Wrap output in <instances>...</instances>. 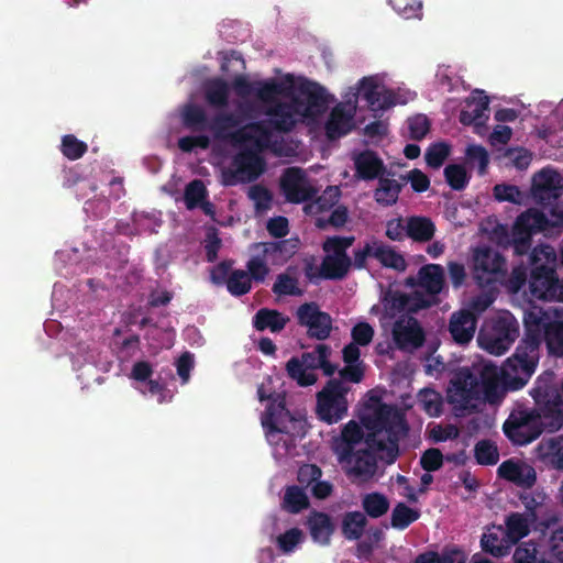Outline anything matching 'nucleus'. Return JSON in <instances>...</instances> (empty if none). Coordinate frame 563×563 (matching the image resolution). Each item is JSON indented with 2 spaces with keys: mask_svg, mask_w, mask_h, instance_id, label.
Masks as SVG:
<instances>
[{
  "mask_svg": "<svg viewBox=\"0 0 563 563\" xmlns=\"http://www.w3.org/2000/svg\"><path fill=\"white\" fill-rule=\"evenodd\" d=\"M523 324L525 335L500 371L503 383L510 390L521 389L533 375L542 341L549 354L563 356V320L552 319L542 309H533L525 312Z\"/></svg>",
  "mask_w": 563,
  "mask_h": 563,
  "instance_id": "nucleus-1",
  "label": "nucleus"
},
{
  "mask_svg": "<svg viewBox=\"0 0 563 563\" xmlns=\"http://www.w3.org/2000/svg\"><path fill=\"white\" fill-rule=\"evenodd\" d=\"M519 336V323L509 311L487 322L478 333L479 345L494 355H503Z\"/></svg>",
  "mask_w": 563,
  "mask_h": 563,
  "instance_id": "nucleus-7",
  "label": "nucleus"
},
{
  "mask_svg": "<svg viewBox=\"0 0 563 563\" xmlns=\"http://www.w3.org/2000/svg\"><path fill=\"white\" fill-rule=\"evenodd\" d=\"M183 125L192 132L210 130V120L206 110L196 103H186L180 112Z\"/></svg>",
  "mask_w": 563,
  "mask_h": 563,
  "instance_id": "nucleus-34",
  "label": "nucleus"
},
{
  "mask_svg": "<svg viewBox=\"0 0 563 563\" xmlns=\"http://www.w3.org/2000/svg\"><path fill=\"white\" fill-rule=\"evenodd\" d=\"M265 114L269 117L267 120L246 123L231 134V139L236 143L254 141L257 148L263 150L267 146L273 130L284 133L290 132L298 119L301 118V111L294 98L288 102L276 101L268 106Z\"/></svg>",
  "mask_w": 563,
  "mask_h": 563,
  "instance_id": "nucleus-2",
  "label": "nucleus"
},
{
  "mask_svg": "<svg viewBox=\"0 0 563 563\" xmlns=\"http://www.w3.org/2000/svg\"><path fill=\"white\" fill-rule=\"evenodd\" d=\"M253 147L242 148L232 161L235 170L232 177L239 181L256 180L266 169L265 159L258 154L262 150L257 148L254 141H249Z\"/></svg>",
  "mask_w": 563,
  "mask_h": 563,
  "instance_id": "nucleus-14",
  "label": "nucleus"
},
{
  "mask_svg": "<svg viewBox=\"0 0 563 563\" xmlns=\"http://www.w3.org/2000/svg\"><path fill=\"white\" fill-rule=\"evenodd\" d=\"M247 196L254 202L256 212H264L272 206L273 195L263 185H253L250 187Z\"/></svg>",
  "mask_w": 563,
  "mask_h": 563,
  "instance_id": "nucleus-58",
  "label": "nucleus"
},
{
  "mask_svg": "<svg viewBox=\"0 0 563 563\" xmlns=\"http://www.w3.org/2000/svg\"><path fill=\"white\" fill-rule=\"evenodd\" d=\"M297 323L307 329V336L318 341L327 340L332 332V318L318 303L305 302L296 311Z\"/></svg>",
  "mask_w": 563,
  "mask_h": 563,
  "instance_id": "nucleus-11",
  "label": "nucleus"
},
{
  "mask_svg": "<svg viewBox=\"0 0 563 563\" xmlns=\"http://www.w3.org/2000/svg\"><path fill=\"white\" fill-rule=\"evenodd\" d=\"M504 266L505 258L489 247L478 249L474 254V269L478 279H483L484 275L501 273Z\"/></svg>",
  "mask_w": 563,
  "mask_h": 563,
  "instance_id": "nucleus-26",
  "label": "nucleus"
},
{
  "mask_svg": "<svg viewBox=\"0 0 563 563\" xmlns=\"http://www.w3.org/2000/svg\"><path fill=\"white\" fill-rule=\"evenodd\" d=\"M489 99L483 91L476 90L465 100V106L460 112V122L463 125L482 126L488 120L486 114Z\"/></svg>",
  "mask_w": 563,
  "mask_h": 563,
  "instance_id": "nucleus-21",
  "label": "nucleus"
},
{
  "mask_svg": "<svg viewBox=\"0 0 563 563\" xmlns=\"http://www.w3.org/2000/svg\"><path fill=\"white\" fill-rule=\"evenodd\" d=\"M341 194L340 187L328 186L320 196L314 197L313 205L319 212L329 211L338 205Z\"/></svg>",
  "mask_w": 563,
  "mask_h": 563,
  "instance_id": "nucleus-59",
  "label": "nucleus"
},
{
  "mask_svg": "<svg viewBox=\"0 0 563 563\" xmlns=\"http://www.w3.org/2000/svg\"><path fill=\"white\" fill-rule=\"evenodd\" d=\"M367 525L366 516L361 511H349L342 519V533L347 540H357L362 537Z\"/></svg>",
  "mask_w": 563,
  "mask_h": 563,
  "instance_id": "nucleus-42",
  "label": "nucleus"
},
{
  "mask_svg": "<svg viewBox=\"0 0 563 563\" xmlns=\"http://www.w3.org/2000/svg\"><path fill=\"white\" fill-rule=\"evenodd\" d=\"M355 241L354 236H329L322 243V250L328 256H336L339 258L351 260L346 251L353 245Z\"/></svg>",
  "mask_w": 563,
  "mask_h": 563,
  "instance_id": "nucleus-48",
  "label": "nucleus"
},
{
  "mask_svg": "<svg viewBox=\"0 0 563 563\" xmlns=\"http://www.w3.org/2000/svg\"><path fill=\"white\" fill-rule=\"evenodd\" d=\"M391 334L396 346L401 351L417 350L426 341L423 329L411 316H400L393 325Z\"/></svg>",
  "mask_w": 563,
  "mask_h": 563,
  "instance_id": "nucleus-16",
  "label": "nucleus"
},
{
  "mask_svg": "<svg viewBox=\"0 0 563 563\" xmlns=\"http://www.w3.org/2000/svg\"><path fill=\"white\" fill-rule=\"evenodd\" d=\"M364 438V432L357 422L349 421L342 429L341 434L333 439L332 449L339 459H346L360 444Z\"/></svg>",
  "mask_w": 563,
  "mask_h": 563,
  "instance_id": "nucleus-24",
  "label": "nucleus"
},
{
  "mask_svg": "<svg viewBox=\"0 0 563 563\" xmlns=\"http://www.w3.org/2000/svg\"><path fill=\"white\" fill-rule=\"evenodd\" d=\"M418 404L430 417H440L443 411L442 396L431 388L421 389L418 393Z\"/></svg>",
  "mask_w": 563,
  "mask_h": 563,
  "instance_id": "nucleus-45",
  "label": "nucleus"
},
{
  "mask_svg": "<svg viewBox=\"0 0 563 563\" xmlns=\"http://www.w3.org/2000/svg\"><path fill=\"white\" fill-rule=\"evenodd\" d=\"M503 431L516 445H527L543 433L530 409L511 412L504 422Z\"/></svg>",
  "mask_w": 563,
  "mask_h": 563,
  "instance_id": "nucleus-10",
  "label": "nucleus"
},
{
  "mask_svg": "<svg viewBox=\"0 0 563 563\" xmlns=\"http://www.w3.org/2000/svg\"><path fill=\"white\" fill-rule=\"evenodd\" d=\"M363 426L369 431L366 438V444L371 449H375L376 451H383L386 449V445L383 440H377L376 437L382 433L384 430V426L380 420H378L377 409L374 411L372 416L364 417L362 419Z\"/></svg>",
  "mask_w": 563,
  "mask_h": 563,
  "instance_id": "nucleus-49",
  "label": "nucleus"
},
{
  "mask_svg": "<svg viewBox=\"0 0 563 563\" xmlns=\"http://www.w3.org/2000/svg\"><path fill=\"white\" fill-rule=\"evenodd\" d=\"M292 420L294 417L286 408V396L273 393V398L266 407L265 417L262 421L267 433H288L286 423Z\"/></svg>",
  "mask_w": 563,
  "mask_h": 563,
  "instance_id": "nucleus-17",
  "label": "nucleus"
},
{
  "mask_svg": "<svg viewBox=\"0 0 563 563\" xmlns=\"http://www.w3.org/2000/svg\"><path fill=\"white\" fill-rule=\"evenodd\" d=\"M497 474L499 477L525 488L532 487L537 482V474L532 466L512 460L503 462L497 468Z\"/></svg>",
  "mask_w": 563,
  "mask_h": 563,
  "instance_id": "nucleus-22",
  "label": "nucleus"
},
{
  "mask_svg": "<svg viewBox=\"0 0 563 563\" xmlns=\"http://www.w3.org/2000/svg\"><path fill=\"white\" fill-rule=\"evenodd\" d=\"M474 457L479 465H495L499 461L498 448L490 440H481L475 444Z\"/></svg>",
  "mask_w": 563,
  "mask_h": 563,
  "instance_id": "nucleus-50",
  "label": "nucleus"
},
{
  "mask_svg": "<svg viewBox=\"0 0 563 563\" xmlns=\"http://www.w3.org/2000/svg\"><path fill=\"white\" fill-rule=\"evenodd\" d=\"M419 517L420 512L418 510L408 507L404 503H398L391 511L390 525L395 529L405 530Z\"/></svg>",
  "mask_w": 563,
  "mask_h": 563,
  "instance_id": "nucleus-47",
  "label": "nucleus"
},
{
  "mask_svg": "<svg viewBox=\"0 0 563 563\" xmlns=\"http://www.w3.org/2000/svg\"><path fill=\"white\" fill-rule=\"evenodd\" d=\"M401 189L402 184L382 176L378 178V186L374 191V199L383 207L394 206L398 201Z\"/></svg>",
  "mask_w": 563,
  "mask_h": 563,
  "instance_id": "nucleus-35",
  "label": "nucleus"
},
{
  "mask_svg": "<svg viewBox=\"0 0 563 563\" xmlns=\"http://www.w3.org/2000/svg\"><path fill=\"white\" fill-rule=\"evenodd\" d=\"M297 91L298 95L292 98L301 111V118L314 119L328 109V93L320 84L305 79L298 85Z\"/></svg>",
  "mask_w": 563,
  "mask_h": 563,
  "instance_id": "nucleus-12",
  "label": "nucleus"
},
{
  "mask_svg": "<svg viewBox=\"0 0 563 563\" xmlns=\"http://www.w3.org/2000/svg\"><path fill=\"white\" fill-rule=\"evenodd\" d=\"M514 563H544L538 559V548L532 541L520 543L512 555Z\"/></svg>",
  "mask_w": 563,
  "mask_h": 563,
  "instance_id": "nucleus-61",
  "label": "nucleus"
},
{
  "mask_svg": "<svg viewBox=\"0 0 563 563\" xmlns=\"http://www.w3.org/2000/svg\"><path fill=\"white\" fill-rule=\"evenodd\" d=\"M331 347L320 343L313 351L303 353L301 360L291 357L286 363L287 375L302 387L311 386L317 382L316 369L320 368L325 376H332L336 371V365L329 361Z\"/></svg>",
  "mask_w": 563,
  "mask_h": 563,
  "instance_id": "nucleus-6",
  "label": "nucleus"
},
{
  "mask_svg": "<svg viewBox=\"0 0 563 563\" xmlns=\"http://www.w3.org/2000/svg\"><path fill=\"white\" fill-rule=\"evenodd\" d=\"M377 412L378 420L382 421L385 432L395 434L398 430H407L405 418L396 408L382 405L377 409Z\"/></svg>",
  "mask_w": 563,
  "mask_h": 563,
  "instance_id": "nucleus-43",
  "label": "nucleus"
},
{
  "mask_svg": "<svg viewBox=\"0 0 563 563\" xmlns=\"http://www.w3.org/2000/svg\"><path fill=\"white\" fill-rule=\"evenodd\" d=\"M364 515L377 519L386 515L390 508L389 499L382 493L373 492L362 497Z\"/></svg>",
  "mask_w": 563,
  "mask_h": 563,
  "instance_id": "nucleus-39",
  "label": "nucleus"
},
{
  "mask_svg": "<svg viewBox=\"0 0 563 563\" xmlns=\"http://www.w3.org/2000/svg\"><path fill=\"white\" fill-rule=\"evenodd\" d=\"M208 191L202 180L194 179L184 191V201L188 210H194L207 199Z\"/></svg>",
  "mask_w": 563,
  "mask_h": 563,
  "instance_id": "nucleus-53",
  "label": "nucleus"
},
{
  "mask_svg": "<svg viewBox=\"0 0 563 563\" xmlns=\"http://www.w3.org/2000/svg\"><path fill=\"white\" fill-rule=\"evenodd\" d=\"M351 266L352 260L325 255L322 260L319 275L323 279L340 280L346 276Z\"/></svg>",
  "mask_w": 563,
  "mask_h": 563,
  "instance_id": "nucleus-38",
  "label": "nucleus"
},
{
  "mask_svg": "<svg viewBox=\"0 0 563 563\" xmlns=\"http://www.w3.org/2000/svg\"><path fill=\"white\" fill-rule=\"evenodd\" d=\"M384 305L386 310L394 317L397 312L409 311L410 296L401 291H389L384 298Z\"/></svg>",
  "mask_w": 563,
  "mask_h": 563,
  "instance_id": "nucleus-60",
  "label": "nucleus"
},
{
  "mask_svg": "<svg viewBox=\"0 0 563 563\" xmlns=\"http://www.w3.org/2000/svg\"><path fill=\"white\" fill-rule=\"evenodd\" d=\"M243 118L235 112L220 111L216 113L210 120V131L214 133L218 139L230 141L234 146L242 147L247 143H236L231 139L236 130L244 126Z\"/></svg>",
  "mask_w": 563,
  "mask_h": 563,
  "instance_id": "nucleus-23",
  "label": "nucleus"
},
{
  "mask_svg": "<svg viewBox=\"0 0 563 563\" xmlns=\"http://www.w3.org/2000/svg\"><path fill=\"white\" fill-rule=\"evenodd\" d=\"M375 449H360L350 453L346 459H339L346 467V473L356 478L368 479L372 478L377 471V460Z\"/></svg>",
  "mask_w": 563,
  "mask_h": 563,
  "instance_id": "nucleus-19",
  "label": "nucleus"
},
{
  "mask_svg": "<svg viewBox=\"0 0 563 563\" xmlns=\"http://www.w3.org/2000/svg\"><path fill=\"white\" fill-rule=\"evenodd\" d=\"M477 327V314L468 309L452 313L449 331L459 344H467L474 336Z\"/></svg>",
  "mask_w": 563,
  "mask_h": 563,
  "instance_id": "nucleus-20",
  "label": "nucleus"
},
{
  "mask_svg": "<svg viewBox=\"0 0 563 563\" xmlns=\"http://www.w3.org/2000/svg\"><path fill=\"white\" fill-rule=\"evenodd\" d=\"M352 114L342 106H335L325 122V135L329 140H336L346 135L352 130Z\"/></svg>",
  "mask_w": 563,
  "mask_h": 563,
  "instance_id": "nucleus-29",
  "label": "nucleus"
},
{
  "mask_svg": "<svg viewBox=\"0 0 563 563\" xmlns=\"http://www.w3.org/2000/svg\"><path fill=\"white\" fill-rule=\"evenodd\" d=\"M88 150V145L73 134H66L62 139L60 151L70 161L81 158Z\"/></svg>",
  "mask_w": 563,
  "mask_h": 563,
  "instance_id": "nucleus-56",
  "label": "nucleus"
},
{
  "mask_svg": "<svg viewBox=\"0 0 563 563\" xmlns=\"http://www.w3.org/2000/svg\"><path fill=\"white\" fill-rule=\"evenodd\" d=\"M299 239H288L278 242L262 243L264 257L272 264H282L290 258L299 247Z\"/></svg>",
  "mask_w": 563,
  "mask_h": 563,
  "instance_id": "nucleus-32",
  "label": "nucleus"
},
{
  "mask_svg": "<svg viewBox=\"0 0 563 563\" xmlns=\"http://www.w3.org/2000/svg\"><path fill=\"white\" fill-rule=\"evenodd\" d=\"M321 470L317 465L308 464L299 470V481H303L302 477L308 475L310 481H316L314 485L311 488V493L313 497L317 499H325L329 497L333 490V486L325 481H318L321 477Z\"/></svg>",
  "mask_w": 563,
  "mask_h": 563,
  "instance_id": "nucleus-40",
  "label": "nucleus"
},
{
  "mask_svg": "<svg viewBox=\"0 0 563 563\" xmlns=\"http://www.w3.org/2000/svg\"><path fill=\"white\" fill-rule=\"evenodd\" d=\"M302 540V531L299 528H291L277 537V545L283 553H291Z\"/></svg>",
  "mask_w": 563,
  "mask_h": 563,
  "instance_id": "nucleus-62",
  "label": "nucleus"
},
{
  "mask_svg": "<svg viewBox=\"0 0 563 563\" xmlns=\"http://www.w3.org/2000/svg\"><path fill=\"white\" fill-rule=\"evenodd\" d=\"M531 271L528 279L531 296L540 300L561 298L563 288L556 274V255L550 246L534 249L531 253Z\"/></svg>",
  "mask_w": 563,
  "mask_h": 563,
  "instance_id": "nucleus-4",
  "label": "nucleus"
},
{
  "mask_svg": "<svg viewBox=\"0 0 563 563\" xmlns=\"http://www.w3.org/2000/svg\"><path fill=\"white\" fill-rule=\"evenodd\" d=\"M358 95L374 111L386 110L396 104L395 92L384 87L380 88L374 77H363L360 80Z\"/></svg>",
  "mask_w": 563,
  "mask_h": 563,
  "instance_id": "nucleus-18",
  "label": "nucleus"
},
{
  "mask_svg": "<svg viewBox=\"0 0 563 563\" xmlns=\"http://www.w3.org/2000/svg\"><path fill=\"white\" fill-rule=\"evenodd\" d=\"M445 180L453 190H463L470 183L471 176L460 164H450L444 168Z\"/></svg>",
  "mask_w": 563,
  "mask_h": 563,
  "instance_id": "nucleus-54",
  "label": "nucleus"
},
{
  "mask_svg": "<svg viewBox=\"0 0 563 563\" xmlns=\"http://www.w3.org/2000/svg\"><path fill=\"white\" fill-rule=\"evenodd\" d=\"M309 507V499L303 490L299 486H289L286 488L283 508L290 514H298Z\"/></svg>",
  "mask_w": 563,
  "mask_h": 563,
  "instance_id": "nucleus-44",
  "label": "nucleus"
},
{
  "mask_svg": "<svg viewBox=\"0 0 563 563\" xmlns=\"http://www.w3.org/2000/svg\"><path fill=\"white\" fill-rule=\"evenodd\" d=\"M448 402L453 405L456 410H465L472 400L476 399L475 396L464 385L457 384V379L454 377L450 387L448 388Z\"/></svg>",
  "mask_w": 563,
  "mask_h": 563,
  "instance_id": "nucleus-46",
  "label": "nucleus"
},
{
  "mask_svg": "<svg viewBox=\"0 0 563 563\" xmlns=\"http://www.w3.org/2000/svg\"><path fill=\"white\" fill-rule=\"evenodd\" d=\"M374 258L384 267L393 268L397 272H404L407 268L405 257L396 252L391 246L384 244L382 241L375 240Z\"/></svg>",
  "mask_w": 563,
  "mask_h": 563,
  "instance_id": "nucleus-36",
  "label": "nucleus"
},
{
  "mask_svg": "<svg viewBox=\"0 0 563 563\" xmlns=\"http://www.w3.org/2000/svg\"><path fill=\"white\" fill-rule=\"evenodd\" d=\"M285 199L291 203H301L313 200L318 190L306 184V174L300 167L286 168L279 181Z\"/></svg>",
  "mask_w": 563,
  "mask_h": 563,
  "instance_id": "nucleus-13",
  "label": "nucleus"
},
{
  "mask_svg": "<svg viewBox=\"0 0 563 563\" xmlns=\"http://www.w3.org/2000/svg\"><path fill=\"white\" fill-rule=\"evenodd\" d=\"M355 172L360 179H378L386 173L382 158L373 151L365 150L354 158Z\"/></svg>",
  "mask_w": 563,
  "mask_h": 563,
  "instance_id": "nucleus-25",
  "label": "nucleus"
},
{
  "mask_svg": "<svg viewBox=\"0 0 563 563\" xmlns=\"http://www.w3.org/2000/svg\"><path fill=\"white\" fill-rule=\"evenodd\" d=\"M307 527L312 540L319 544L330 543L331 536L334 532V523L331 517L322 511L313 510L307 518Z\"/></svg>",
  "mask_w": 563,
  "mask_h": 563,
  "instance_id": "nucleus-27",
  "label": "nucleus"
},
{
  "mask_svg": "<svg viewBox=\"0 0 563 563\" xmlns=\"http://www.w3.org/2000/svg\"><path fill=\"white\" fill-rule=\"evenodd\" d=\"M350 387L338 378H331L325 386L317 394L316 412L318 418L333 424L342 420L347 415L346 395Z\"/></svg>",
  "mask_w": 563,
  "mask_h": 563,
  "instance_id": "nucleus-8",
  "label": "nucleus"
},
{
  "mask_svg": "<svg viewBox=\"0 0 563 563\" xmlns=\"http://www.w3.org/2000/svg\"><path fill=\"white\" fill-rule=\"evenodd\" d=\"M272 290L278 296H301L303 294L302 289L298 287V279L287 273L277 276Z\"/></svg>",
  "mask_w": 563,
  "mask_h": 563,
  "instance_id": "nucleus-55",
  "label": "nucleus"
},
{
  "mask_svg": "<svg viewBox=\"0 0 563 563\" xmlns=\"http://www.w3.org/2000/svg\"><path fill=\"white\" fill-rule=\"evenodd\" d=\"M547 454L552 466L563 471V434L549 439Z\"/></svg>",
  "mask_w": 563,
  "mask_h": 563,
  "instance_id": "nucleus-64",
  "label": "nucleus"
},
{
  "mask_svg": "<svg viewBox=\"0 0 563 563\" xmlns=\"http://www.w3.org/2000/svg\"><path fill=\"white\" fill-rule=\"evenodd\" d=\"M506 537L511 545L516 544L530 532V519L519 512H511L505 521Z\"/></svg>",
  "mask_w": 563,
  "mask_h": 563,
  "instance_id": "nucleus-37",
  "label": "nucleus"
},
{
  "mask_svg": "<svg viewBox=\"0 0 563 563\" xmlns=\"http://www.w3.org/2000/svg\"><path fill=\"white\" fill-rule=\"evenodd\" d=\"M520 500L526 509L523 515L536 530L545 533L560 522V514L545 494L525 493L520 495Z\"/></svg>",
  "mask_w": 563,
  "mask_h": 563,
  "instance_id": "nucleus-9",
  "label": "nucleus"
},
{
  "mask_svg": "<svg viewBox=\"0 0 563 563\" xmlns=\"http://www.w3.org/2000/svg\"><path fill=\"white\" fill-rule=\"evenodd\" d=\"M289 322V317L275 309L261 308L253 317V327L257 331L269 330L279 333Z\"/></svg>",
  "mask_w": 563,
  "mask_h": 563,
  "instance_id": "nucleus-30",
  "label": "nucleus"
},
{
  "mask_svg": "<svg viewBox=\"0 0 563 563\" xmlns=\"http://www.w3.org/2000/svg\"><path fill=\"white\" fill-rule=\"evenodd\" d=\"M451 147L444 142L431 144L426 152V163L431 168H440L450 155Z\"/></svg>",
  "mask_w": 563,
  "mask_h": 563,
  "instance_id": "nucleus-57",
  "label": "nucleus"
},
{
  "mask_svg": "<svg viewBox=\"0 0 563 563\" xmlns=\"http://www.w3.org/2000/svg\"><path fill=\"white\" fill-rule=\"evenodd\" d=\"M228 291L234 297L246 295L252 289L251 278L246 271H232L227 283Z\"/></svg>",
  "mask_w": 563,
  "mask_h": 563,
  "instance_id": "nucleus-51",
  "label": "nucleus"
},
{
  "mask_svg": "<svg viewBox=\"0 0 563 563\" xmlns=\"http://www.w3.org/2000/svg\"><path fill=\"white\" fill-rule=\"evenodd\" d=\"M287 95V87L276 79L256 81L254 96L264 103L274 104L278 96Z\"/></svg>",
  "mask_w": 563,
  "mask_h": 563,
  "instance_id": "nucleus-41",
  "label": "nucleus"
},
{
  "mask_svg": "<svg viewBox=\"0 0 563 563\" xmlns=\"http://www.w3.org/2000/svg\"><path fill=\"white\" fill-rule=\"evenodd\" d=\"M267 257L263 256H253L246 263L247 274L251 278V282L254 280L256 283H263L266 276L269 273V267L266 264Z\"/></svg>",
  "mask_w": 563,
  "mask_h": 563,
  "instance_id": "nucleus-63",
  "label": "nucleus"
},
{
  "mask_svg": "<svg viewBox=\"0 0 563 563\" xmlns=\"http://www.w3.org/2000/svg\"><path fill=\"white\" fill-rule=\"evenodd\" d=\"M419 285L431 297H437L444 287V271L439 264H427L419 269Z\"/></svg>",
  "mask_w": 563,
  "mask_h": 563,
  "instance_id": "nucleus-31",
  "label": "nucleus"
},
{
  "mask_svg": "<svg viewBox=\"0 0 563 563\" xmlns=\"http://www.w3.org/2000/svg\"><path fill=\"white\" fill-rule=\"evenodd\" d=\"M534 407L530 409L544 432H555L563 426V398L554 384V374H541L530 391Z\"/></svg>",
  "mask_w": 563,
  "mask_h": 563,
  "instance_id": "nucleus-3",
  "label": "nucleus"
},
{
  "mask_svg": "<svg viewBox=\"0 0 563 563\" xmlns=\"http://www.w3.org/2000/svg\"><path fill=\"white\" fill-rule=\"evenodd\" d=\"M483 551L490 553L496 558L505 556L509 553L511 544L506 538H499L497 533H487L481 540Z\"/></svg>",
  "mask_w": 563,
  "mask_h": 563,
  "instance_id": "nucleus-52",
  "label": "nucleus"
},
{
  "mask_svg": "<svg viewBox=\"0 0 563 563\" xmlns=\"http://www.w3.org/2000/svg\"><path fill=\"white\" fill-rule=\"evenodd\" d=\"M552 217L550 220L536 209H529L518 216L511 231V242L517 255H525L530 251L533 234L563 227V211H553Z\"/></svg>",
  "mask_w": 563,
  "mask_h": 563,
  "instance_id": "nucleus-5",
  "label": "nucleus"
},
{
  "mask_svg": "<svg viewBox=\"0 0 563 563\" xmlns=\"http://www.w3.org/2000/svg\"><path fill=\"white\" fill-rule=\"evenodd\" d=\"M203 96L209 107L223 110L229 106L230 86L222 78H212L205 84Z\"/></svg>",
  "mask_w": 563,
  "mask_h": 563,
  "instance_id": "nucleus-28",
  "label": "nucleus"
},
{
  "mask_svg": "<svg viewBox=\"0 0 563 563\" xmlns=\"http://www.w3.org/2000/svg\"><path fill=\"white\" fill-rule=\"evenodd\" d=\"M407 238L413 242H429L435 233V225L430 218L411 216L406 219Z\"/></svg>",
  "mask_w": 563,
  "mask_h": 563,
  "instance_id": "nucleus-33",
  "label": "nucleus"
},
{
  "mask_svg": "<svg viewBox=\"0 0 563 563\" xmlns=\"http://www.w3.org/2000/svg\"><path fill=\"white\" fill-rule=\"evenodd\" d=\"M531 194L543 206L553 205L563 195V178L550 168H543L533 176Z\"/></svg>",
  "mask_w": 563,
  "mask_h": 563,
  "instance_id": "nucleus-15",
  "label": "nucleus"
}]
</instances>
